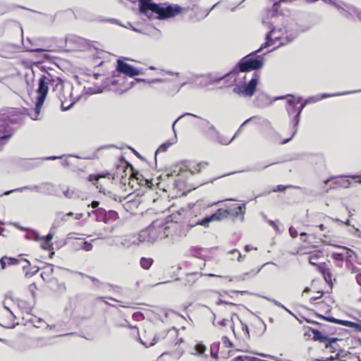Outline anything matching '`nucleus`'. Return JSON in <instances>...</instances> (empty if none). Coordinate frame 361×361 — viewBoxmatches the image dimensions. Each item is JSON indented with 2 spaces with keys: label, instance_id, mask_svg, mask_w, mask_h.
<instances>
[{
  "label": "nucleus",
  "instance_id": "1",
  "mask_svg": "<svg viewBox=\"0 0 361 361\" xmlns=\"http://www.w3.org/2000/svg\"><path fill=\"white\" fill-rule=\"evenodd\" d=\"M286 98V110L290 118V125L291 126V135L290 137L286 138L281 142V145H284L288 142L296 134L298 131V126L300 121V114L302 111L300 106H298V103L296 100V97L293 94H286L274 98V100L283 99Z\"/></svg>",
  "mask_w": 361,
  "mask_h": 361
},
{
  "label": "nucleus",
  "instance_id": "2",
  "mask_svg": "<svg viewBox=\"0 0 361 361\" xmlns=\"http://www.w3.org/2000/svg\"><path fill=\"white\" fill-rule=\"evenodd\" d=\"M167 225L168 222H165L162 219H157L146 230L141 231L138 239L140 242L153 243L157 240L169 238Z\"/></svg>",
  "mask_w": 361,
  "mask_h": 361
},
{
  "label": "nucleus",
  "instance_id": "3",
  "mask_svg": "<svg viewBox=\"0 0 361 361\" xmlns=\"http://www.w3.org/2000/svg\"><path fill=\"white\" fill-rule=\"evenodd\" d=\"M264 66V58L261 55H257L256 51H252L250 54L243 57L237 64L231 70V73L233 74L235 82V76L239 73H246L252 71H258Z\"/></svg>",
  "mask_w": 361,
  "mask_h": 361
},
{
  "label": "nucleus",
  "instance_id": "4",
  "mask_svg": "<svg viewBox=\"0 0 361 361\" xmlns=\"http://www.w3.org/2000/svg\"><path fill=\"white\" fill-rule=\"evenodd\" d=\"M73 85L67 81H63L60 78L56 80V83L53 87V92L61 102L62 111L70 109L77 100L73 99Z\"/></svg>",
  "mask_w": 361,
  "mask_h": 361
},
{
  "label": "nucleus",
  "instance_id": "5",
  "mask_svg": "<svg viewBox=\"0 0 361 361\" xmlns=\"http://www.w3.org/2000/svg\"><path fill=\"white\" fill-rule=\"evenodd\" d=\"M191 116L198 118L200 120L199 123V126L201 128L202 133L204 135L210 140L216 142L222 145H229L234 139L235 135L228 139L225 136L220 134V133L217 130L215 126L210 123V122L206 119L198 117L197 116L191 114Z\"/></svg>",
  "mask_w": 361,
  "mask_h": 361
},
{
  "label": "nucleus",
  "instance_id": "6",
  "mask_svg": "<svg viewBox=\"0 0 361 361\" xmlns=\"http://www.w3.org/2000/svg\"><path fill=\"white\" fill-rule=\"evenodd\" d=\"M183 8L174 4H158L156 6L153 15L152 19H158L160 20H167L169 18H173L183 11Z\"/></svg>",
  "mask_w": 361,
  "mask_h": 361
},
{
  "label": "nucleus",
  "instance_id": "7",
  "mask_svg": "<svg viewBox=\"0 0 361 361\" xmlns=\"http://www.w3.org/2000/svg\"><path fill=\"white\" fill-rule=\"evenodd\" d=\"M25 190L42 193L47 195L59 197V195L57 193V190L55 185L51 183H42L38 185H35L32 186L26 185L13 190H7L4 192L3 195H8L13 192H22Z\"/></svg>",
  "mask_w": 361,
  "mask_h": 361
},
{
  "label": "nucleus",
  "instance_id": "8",
  "mask_svg": "<svg viewBox=\"0 0 361 361\" xmlns=\"http://www.w3.org/2000/svg\"><path fill=\"white\" fill-rule=\"evenodd\" d=\"M18 119L11 115V112H5L0 114V150L2 149L4 142L8 140L12 135V129L9 123H17Z\"/></svg>",
  "mask_w": 361,
  "mask_h": 361
},
{
  "label": "nucleus",
  "instance_id": "9",
  "mask_svg": "<svg viewBox=\"0 0 361 361\" xmlns=\"http://www.w3.org/2000/svg\"><path fill=\"white\" fill-rule=\"evenodd\" d=\"M259 80V75L257 73L253 74V77L248 82L243 85H237L233 90V92L243 97H251L254 95Z\"/></svg>",
  "mask_w": 361,
  "mask_h": 361
},
{
  "label": "nucleus",
  "instance_id": "10",
  "mask_svg": "<svg viewBox=\"0 0 361 361\" xmlns=\"http://www.w3.org/2000/svg\"><path fill=\"white\" fill-rule=\"evenodd\" d=\"M207 165L206 162L200 163L195 165H192L188 161H183L178 163L173 167L172 171L170 173H168L169 176H178L181 175L184 172L189 171L190 173H195L200 172L201 168L205 167Z\"/></svg>",
  "mask_w": 361,
  "mask_h": 361
},
{
  "label": "nucleus",
  "instance_id": "11",
  "mask_svg": "<svg viewBox=\"0 0 361 361\" xmlns=\"http://www.w3.org/2000/svg\"><path fill=\"white\" fill-rule=\"evenodd\" d=\"M59 78V77H55L50 73L41 75L37 85V99L45 101L49 91V85H53L54 87Z\"/></svg>",
  "mask_w": 361,
  "mask_h": 361
},
{
  "label": "nucleus",
  "instance_id": "12",
  "mask_svg": "<svg viewBox=\"0 0 361 361\" xmlns=\"http://www.w3.org/2000/svg\"><path fill=\"white\" fill-rule=\"evenodd\" d=\"M167 231L169 238L171 237L173 241L187 235L190 230L189 224H184L178 222H168Z\"/></svg>",
  "mask_w": 361,
  "mask_h": 361
},
{
  "label": "nucleus",
  "instance_id": "13",
  "mask_svg": "<svg viewBox=\"0 0 361 361\" xmlns=\"http://www.w3.org/2000/svg\"><path fill=\"white\" fill-rule=\"evenodd\" d=\"M44 41V38H36L33 39L27 38L26 42L29 44V46L26 45L25 42H23V44L27 51L42 53V56L44 59H50V56L48 54V52L50 51L49 49L41 47Z\"/></svg>",
  "mask_w": 361,
  "mask_h": 361
},
{
  "label": "nucleus",
  "instance_id": "14",
  "mask_svg": "<svg viewBox=\"0 0 361 361\" xmlns=\"http://www.w3.org/2000/svg\"><path fill=\"white\" fill-rule=\"evenodd\" d=\"M216 211H223V216L222 220L224 219L227 218L228 216H231L233 218H237L240 216L241 221H244V215L246 212V204L245 203H243L242 204H234L229 207L226 209H219Z\"/></svg>",
  "mask_w": 361,
  "mask_h": 361
},
{
  "label": "nucleus",
  "instance_id": "15",
  "mask_svg": "<svg viewBox=\"0 0 361 361\" xmlns=\"http://www.w3.org/2000/svg\"><path fill=\"white\" fill-rule=\"evenodd\" d=\"M223 211H216V212L207 215L202 219H198L196 221H190L189 226L190 229L196 226H202L204 228H207L209 224L212 221H220L222 220Z\"/></svg>",
  "mask_w": 361,
  "mask_h": 361
},
{
  "label": "nucleus",
  "instance_id": "16",
  "mask_svg": "<svg viewBox=\"0 0 361 361\" xmlns=\"http://www.w3.org/2000/svg\"><path fill=\"white\" fill-rule=\"evenodd\" d=\"M360 92H361V90H360L350 91V92H341V93H335V94H323L319 97H309V98L305 99H303L302 97H296V100H297L298 104L300 106V107L303 110L304 108L308 104L317 102H318V101H319V100H321L322 99H325V98L330 97H336V96L346 95V94H353V93Z\"/></svg>",
  "mask_w": 361,
  "mask_h": 361
},
{
  "label": "nucleus",
  "instance_id": "17",
  "mask_svg": "<svg viewBox=\"0 0 361 361\" xmlns=\"http://www.w3.org/2000/svg\"><path fill=\"white\" fill-rule=\"evenodd\" d=\"M310 331L313 334L312 339L324 343L326 348H333L332 344L338 341L337 338H329L327 336L322 334L319 330L313 328H310L309 331L304 334V336H310Z\"/></svg>",
  "mask_w": 361,
  "mask_h": 361
},
{
  "label": "nucleus",
  "instance_id": "18",
  "mask_svg": "<svg viewBox=\"0 0 361 361\" xmlns=\"http://www.w3.org/2000/svg\"><path fill=\"white\" fill-rule=\"evenodd\" d=\"M116 71L129 77H134L141 74V71L126 63L121 59L117 60Z\"/></svg>",
  "mask_w": 361,
  "mask_h": 361
},
{
  "label": "nucleus",
  "instance_id": "19",
  "mask_svg": "<svg viewBox=\"0 0 361 361\" xmlns=\"http://www.w3.org/2000/svg\"><path fill=\"white\" fill-rule=\"evenodd\" d=\"M138 2L140 13L152 20L154 18L153 12L158 4L152 0H138Z\"/></svg>",
  "mask_w": 361,
  "mask_h": 361
},
{
  "label": "nucleus",
  "instance_id": "20",
  "mask_svg": "<svg viewBox=\"0 0 361 361\" xmlns=\"http://www.w3.org/2000/svg\"><path fill=\"white\" fill-rule=\"evenodd\" d=\"M318 317H319L329 322L337 324H341V325L353 329L355 331L361 333V321L354 322H351V321L336 319V318L331 317V316L324 317L322 315H319Z\"/></svg>",
  "mask_w": 361,
  "mask_h": 361
},
{
  "label": "nucleus",
  "instance_id": "21",
  "mask_svg": "<svg viewBox=\"0 0 361 361\" xmlns=\"http://www.w3.org/2000/svg\"><path fill=\"white\" fill-rule=\"evenodd\" d=\"M185 115H192L190 113H185L183 114H182L181 116H180L178 118H176L174 122L173 123V125H172V129H173V131L174 133V137L172 138L171 140L169 141H167L163 144H161L159 147L157 149L156 152H155V158L157 157V155L158 153L159 152H165L168 150V149L173 145H174L176 142H177V136H176V131H175V125L176 123H177V121L180 119L181 118H183V116H185Z\"/></svg>",
  "mask_w": 361,
  "mask_h": 361
},
{
  "label": "nucleus",
  "instance_id": "22",
  "mask_svg": "<svg viewBox=\"0 0 361 361\" xmlns=\"http://www.w3.org/2000/svg\"><path fill=\"white\" fill-rule=\"evenodd\" d=\"M275 101L274 99H271V97L264 92H259L255 99L253 100L254 106L259 109H264Z\"/></svg>",
  "mask_w": 361,
  "mask_h": 361
},
{
  "label": "nucleus",
  "instance_id": "23",
  "mask_svg": "<svg viewBox=\"0 0 361 361\" xmlns=\"http://www.w3.org/2000/svg\"><path fill=\"white\" fill-rule=\"evenodd\" d=\"M18 164L24 170H31L40 166L42 160L39 158L21 159L19 160Z\"/></svg>",
  "mask_w": 361,
  "mask_h": 361
},
{
  "label": "nucleus",
  "instance_id": "24",
  "mask_svg": "<svg viewBox=\"0 0 361 361\" xmlns=\"http://www.w3.org/2000/svg\"><path fill=\"white\" fill-rule=\"evenodd\" d=\"M209 80L211 82V85L219 83L221 80H225L227 83L229 79L233 78V74L231 73V71L224 75H219L217 73H210L207 75Z\"/></svg>",
  "mask_w": 361,
  "mask_h": 361
},
{
  "label": "nucleus",
  "instance_id": "25",
  "mask_svg": "<svg viewBox=\"0 0 361 361\" xmlns=\"http://www.w3.org/2000/svg\"><path fill=\"white\" fill-rule=\"evenodd\" d=\"M295 37V34H290V35H287L285 38H283L277 34V32L275 30V34L274 35H272V42L274 44L279 42V45H285L289 42H291Z\"/></svg>",
  "mask_w": 361,
  "mask_h": 361
},
{
  "label": "nucleus",
  "instance_id": "26",
  "mask_svg": "<svg viewBox=\"0 0 361 361\" xmlns=\"http://www.w3.org/2000/svg\"><path fill=\"white\" fill-rule=\"evenodd\" d=\"M334 178H334V177L328 178L324 183L325 184H328L329 183H331L329 188H336L337 187H342V188H348L350 185V183L348 180L340 179V180H333Z\"/></svg>",
  "mask_w": 361,
  "mask_h": 361
},
{
  "label": "nucleus",
  "instance_id": "27",
  "mask_svg": "<svg viewBox=\"0 0 361 361\" xmlns=\"http://www.w3.org/2000/svg\"><path fill=\"white\" fill-rule=\"evenodd\" d=\"M22 268L25 272V278H30L39 271L38 267H33L30 268V262L27 259H24Z\"/></svg>",
  "mask_w": 361,
  "mask_h": 361
},
{
  "label": "nucleus",
  "instance_id": "28",
  "mask_svg": "<svg viewBox=\"0 0 361 361\" xmlns=\"http://www.w3.org/2000/svg\"><path fill=\"white\" fill-rule=\"evenodd\" d=\"M164 334L170 339L175 338L174 341H171L170 342L171 345H179L183 342V339L182 338H178V333L176 329L168 330L166 333H164Z\"/></svg>",
  "mask_w": 361,
  "mask_h": 361
},
{
  "label": "nucleus",
  "instance_id": "29",
  "mask_svg": "<svg viewBox=\"0 0 361 361\" xmlns=\"http://www.w3.org/2000/svg\"><path fill=\"white\" fill-rule=\"evenodd\" d=\"M275 34V27H273L269 32H268L266 35V42H264L261 47L255 50L256 54L262 51L264 49L271 46L274 43L272 42V35H274Z\"/></svg>",
  "mask_w": 361,
  "mask_h": 361
},
{
  "label": "nucleus",
  "instance_id": "30",
  "mask_svg": "<svg viewBox=\"0 0 361 361\" xmlns=\"http://www.w3.org/2000/svg\"><path fill=\"white\" fill-rule=\"evenodd\" d=\"M319 269L320 271L322 273V275H323L324 279L326 281V282L331 286L332 285V281H331L332 274H331L330 269L329 268L326 267V265L324 264L319 266Z\"/></svg>",
  "mask_w": 361,
  "mask_h": 361
},
{
  "label": "nucleus",
  "instance_id": "31",
  "mask_svg": "<svg viewBox=\"0 0 361 361\" xmlns=\"http://www.w3.org/2000/svg\"><path fill=\"white\" fill-rule=\"evenodd\" d=\"M95 214L97 221H102L105 224H108L106 220V210L102 208H97V209L92 212Z\"/></svg>",
  "mask_w": 361,
  "mask_h": 361
},
{
  "label": "nucleus",
  "instance_id": "32",
  "mask_svg": "<svg viewBox=\"0 0 361 361\" xmlns=\"http://www.w3.org/2000/svg\"><path fill=\"white\" fill-rule=\"evenodd\" d=\"M44 102V100L36 99L35 106L34 109V114H29V116L32 120H37L38 116L40 114L41 109Z\"/></svg>",
  "mask_w": 361,
  "mask_h": 361
},
{
  "label": "nucleus",
  "instance_id": "33",
  "mask_svg": "<svg viewBox=\"0 0 361 361\" xmlns=\"http://www.w3.org/2000/svg\"><path fill=\"white\" fill-rule=\"evenodd\" d=\"M261 120V122H259V123L261 124H264V125H270V122L267 120V119H265V118H262L261 117L259 116H252L247 119H246L240 126V128H242L243 126H245V124L251 122V121H255L256 123H257V121H260Z\"/></svg>",
  "mask_w": 361,
  "mask_h": 361
},
{
  "label": "nucleus",
  "instance_id": "34",
  "mask_svg": "<svg viewBox=\"0 0 361 361\" xmlns=\"http://www.w3.org/2000/svg\"><path fill=\"white\" fill-rule=\"evenodd\" d=\"M63 195L68 199H78L80 197L78 190L70 188H67V190L63 191Z\"/></svg>",
  "mask_w": 361,
  "mask_h": 361
},
{
  "label": "nucleus",
  "instance_id": "35",
  "mask_svg": "<svg viewBox=\"0 0 361 361\" xmlns=\"http://www.w3.org/2000/svg\"><path fill=\"white\" fill-rule=\"evenodd\" d=\"M327 1H329L331 4H332L333 6H334L336 8L338 9V11H340V13L343 16H344L345 18H350V16H351V10L350 8L352 7H348V10L346 11L345 10L344 8H341L338 4H337L336 2L334 1H332L331 0H327Z\"/></svg>",
  "mask_w": 361,
  "mask_h": 361
},
{
  "label": "nucleus",
  "instance_id": "36",
  "mask_svg": "<svg viewBox=\"0 0 361 361\" xmlns=\"http://www.w3.org/2000/svg\"><path fill=\"white\" fill-rule=\"evenodd\" d=\"M103 90V87L101 86H97L96 85H94L91 87H84V91L87 94H94L102 92Z\"/></svg>",
  "mask_w": 361,
  "mask_h": 361
},
{
  "label": "nucleus",
  "instance_id": "37",
  "mask_svg": "<svg viewBox=\"0 0 361 361\" xmlns=\"http://www.w3.org/2000/svg\"><path fill=\"white\" fill-rule=\"evenodd\" d=\"M164 336L161 337V338H164ZM140 342L144 345L145 347H150L156 344L157 342H159L161 340V337L159 336H155L151 341H144L142 338H139Z\"/></svg>",
  "mask_w": 361,
  "mask_h": 361
},
{
  "label": "nucleus",
  "instance_id": "38",
  "mask_svg": "<svg viewBox=\"0 0 361 361\" xmlns=\"http://www.w3.org/2000/svg\"><path fill=\"white\" fill-rule=\"evenodd\" d=\"M25 238L27 240H32L35 241H39L42 239V237L39 235V233L35 230H28L26 235Z\"/></svg>",
  "mask_w": 361,
  "mask_h": 361
},
{
  "label": "nucleus",
  "instance_id": "39",
  "mask_svg": "<svg viewBox=\"0 0 361 361\" xmlns=\"http://www.w3.org/2000/svg\"><path fill=\"white\" fill-rule=\"evenodd\" d=\"M56 219L53 223V226H55L56 228L59 226V224L61 223V222H63V221H66V217L68 216L66 215V214H63V212H57L56 213Z\"/></svg>",
  "mask_w": 361,
  "mask_h": 361
},
{
  "label": "nucleus",
  "instance_id": "40",
  "mask_svg": "<svg viewBox=\"0 0 361 361\" xmlns=\"http://www.w3.org/2000/svg\"><path fill=\"white\" fill-rule=\"evenodd\" d=\"M220 343L215 342L210 345V353L211 357L214 359L218 358V354L219 350Z\"/></svg>",
  "mask_w": 361,
  "mask_h": 361
},
{
  "label": "nucleus",
  "instance_id": "41",
  "mask_svg": "<svg viewBox=\"0 0 361 361\" xmlns=\"http://www.w3.org/2000/svg\"><path fill=\"white\" fill-rule=\"evenodd\" d=\"M141 242L137 238V241L136 240H131L127 238H122L121 240V245L126 247H130L132 245H139Z\"/></svg>",
  "mask_w": 361,
  "mask_h": 361
},
{
  "label": "nucleus",
  "instance_id": "42",
  "mask_svg": "<svg viewBox=\"0 0 361 361\" xmlns=\"http://www.w3.org/2000/svg\"><path fill=\"white\" fill-rule=\"evenodd\" d=\"M140 266L145 269H149L153 263L152 258L142 257L140 259Z\"/></svg>",
  "mask_w": 361,
  "mask_h": 361
},
{
  "label": "nucleus",
  "instance_id": "43",
  "mask_svg": "<svg viewBox=\"0 0 361 361\" xmlns=\"http://www.w3.org/2000/svg\"><path fill=\"white\" fill-rule=\"evenodd\" d=\"M135 81H136L137 82H147L149 85H151L153 83H159V82L169 81V80L157 78V79L147 80L142 79V78H135Z\"/></svg>",
  "mask_w": 361,
  "mask_h": 361
},
{
  "label": "nucleus",
  "instance_id": "44",
  "mask_svg": "<svg viewBox=\"0 0 361 361\" xmlns=\"http://www.w3.org/2000/svg\"><path fill=\"white\" fill-rule=\"evenodd\" d=\"M47 268L48 270L47 271H43L41 274V277L44 281H46L47 278H49L54 272V267L52 264H47Z\"/></svg>",
  "mask_w": 361,
  "mask_h": 361
},
{
  "label": "nucleus",
  "instance_id": "45",
  "mask_svg": "<svg viewBox=\"0 0 361 361\" xmlns=\"http://www.w3.org/2000/svg\"><path fill=\"white\" fill-rule=\"evenodd\" d=\"M199 82L197 85L199 87H206L211 85V82L209 80L207 75H202L198 78Z\"/></svg>",
  "mask_w": 361,
  "mask_h": 361
},
{
  "label": "nucleus",
  "instance_id": "46",
  "mask_svg": "<svg viewBox=\"0 0 361 361\" xmlns=\"http://www.w3.org/2000/svg\"><path fill=\"white\" fill-rule=\"evenodd\" d=\"M106 220H108V224L111 221L116 220L118 217L117 212L114 210H109V212L106 211Z\"/></svg>",
  "mask_w": 361,
  "mask_h": 361
},
{
  "label": "nucleus",
  "instance_id": "47",
  "mask_svg": "<svg viewBox=\"0 0 361 361\" xmlns=\"http://www.w3.org/2000/svg\"><path fill=\"white\" fill-rule=\"evenodd\" d=\"M299 188V187H296L292 185H279L274 187L272 190L273 192H283L286 188Z\"/></svg>",
  "mask_w": 361,
  "mask_h": 361
},
{
  "label": "nucleus",
  "instance_id": "48",
  "mask_svg": "<svg viewBox=\"0 0 361 361\" xmlns=\"http://www.w3.org/2000/svg\"><path fill=\"white\" fill-rule=\"evenodd\" d=\"M202 248L200 247H192L190 250V253L192 256L198 258H202Z\"/></svg>",
  "mask_w": 361,
  "mask_h": 361
},
{
  "label": "nucleus",
  "instance_id": "49",
  "mask_svg": "<svg viewBox=\"0 0 361 361\" xmlns=\"http://www.w3.org/2000/svg\"><path fill=\"white\" fill-rule=\"evenodd\" d=\"M228 253L231 255L232 260L236 258L238 261H240L242 257L241 253L237 249L231 250Z\"/></svg>",
  "mask_w": 361,
  "mask_h": 361
},
{
  "label": "nucleus",
  "instance_id": "50",
  "mask_svg": "<svg viewBox=\"0 0 361 361\" xmlns=\"http://www.w3.org/2000/svg\"><path fill=\"white\" fill-rule=\"evenodd\" d=\"M206 346L202 343H197L195 346L196 353L195 355H202L206 351Z\"/></svg>",
  "mask_w": 361,
  "mask_h": 361
},
{
  "label": "nucleus",
  "instance_id": "51",
  "mask_svg": "<svg viewBox=\"0 0 361 361\" xmlns=\"http://www.w3.org/2000/svg\"><path fill=\"white\" fill-rule=\"evenodd\" d=\"M320 255L321 254H320L319 252L311 253L310 257H309V262H310V264H311L312 265H317L316 263H315V261H317L319 259Z\"/></svg>",
  "mask_w": 361,
  "mask_h": 361
},
{
  "label": "nucleus",
  "instance_id": "52",
  "mask_svg": "<svg viewBox=\"0 0 361 361\" xmlns=\"http://www.w3.org/2000/svg\"><path fill=\"white\" fill-rule=\"evenodd\" d=\"M269 300L271 301L272 302H274L276 305H277L278 307H281L282 309H284L286 312H288L289 314H290L291 315L293 316H295V314L290 310H288L287 307H286L283 304H281L279 301L275 300V299H269V298H267Z\"/></svg>",
  "mask_w": 361,
  "mask_h": 361
},
{
  "label": "nucleus",
  "instance_id": "53",
  "mask_svg": "<svg viewBox=\"0 0 361 361\" xmlns=\"http://www.w3.org/2000/svg\"><path fill=\"white\" fill-rule=\"evenodd\" d=\"M92 245L88 241H83L80 244V248L85 251H90L92 250Z\"/></svg>",
  "mask_w": 361,
  "mask_h": 361
},
{
  "label": "nucleus",
  "instance_id": "54",
  "mask_svg": "<svg viewBox=\"0 0 361 361\" xmlns=\"http://www.w3.org/2000/svg\"><path fill=\"white\" fill-rule=\"evenodd\" d=\"M258 329L259 331V336L263 335L267 330V326H266L265 323L262 320H260L258 324Z\"/></svg>",
  "mask_w": 361,
  "mask_h": 361
},
{
  "label": "nucleus",
  "instance_id": "55",
  "mask_svg": "<svg viewBox=\"0 0 361 361\" xmlns=\"http://www.w3.org/2000/svg\"><path fill=\"white\" fill-rule=\"evenodd\" d=\"M55 228H56V226H52V227L51 228L49 233L45 237L42 238V239H43L45 241H49L50 242L53 239V237H54L53 231Z\"/></svg>",
  "mask_w": 361,
  "mask_h": 361
},
{
  "label": "nucleus",
  "instance_id": "56",
  "mask_svg": "<svg viewBox=\"0 0 361 361\" xmlns=\"http://www.w3.org/2000/svg\"><path fill=\"white\" fill-rule=\"evenodd\" d=\"M23 261H24V259L19 260L16 258L8 257V265L11 266V265H16L18 264H23Z\"/></svg>",
  "mask_w": 361,
  "mask_h": 361
},
{
  "label": "nucleus",
  "instance_id": "57",
  "mask_svg": "<svg viewBox=\"0 0 361 361\" xmlns=\"http://www.w3.org/2000/svg\"><path fill=\"white\" fill-rule=\"evenodd\" d=\"M222 344L226 348H232L233 343L227 336H223L221 338Z\"/></svg>",
  "mask_w": 361,
  "mask_h": 361
},
{
  "label": "nucleus",
  "instance_id": "58",
  "mask_svg": "<svg viewBox=\"0 0 361 361\" xmlns=\"http://www.w3.org/2000/svg\"><path fill=\"white\" fill-rule=\"evenodd\" d=\"M42 247L45 250H51L53 249V245L49 241L44 240L42 243Z\"/></svg>",
  "mask_w": 361,
  "mask_h": 361
},
{
  "label": "nucleus",
  "instance_id": "59",
  "mask_svg": "<svg viewBox=\"0 0 361 361\" xmlns=\"http://www.w3.org/2000/svg\"><path fill=\"white\" fill-rule=\"evenodd\" d=\"M66 215L68 216H72L76 220H80L83 217L82 213L74 214L73 212H70L66 213Z\"/></svg>",
  "mask_w": 361,
  "mask_h": 361
},
{
  "label": "nucleus",
  "instance_id": "60",
  "mask_svg": "<svg viewBox=\"0 0 361 361\" xmlns=\"http://www.w3.org/2000/svg\"><path fill=\"white\" fill-rule=\"evenodd\" d=\"M63 157V155L50 156V157H46L39 158V159L42 160V163L44 161L56 160V159H61Z\"/></svg>",
  "mask_w": 361,
  "mask_h": 361
},
{
  "label": "nucleus",
  "instance_id": "61",
  "mask_svg": "<svg viewBox=\"0 0 361 361\" xmlns=\"http://www.w3.org/2000/svg\"><path fill=\"white\" fill-rule=\"evenodd\" d=\"M350 10L352 11L351 15H356L358 19L361 21V10H359L355 7H352Z\"/></svg>",
  "mask_w": 361,
  "mask_h": 361
},
{
  "label": "nucleus",
  "instance_id": "62",
  "mask_svg": "<svg viewBox=\"0 0 361 361\" xmlns=\"http://www.w3.org/2000/svg\"><path fill=\"white\" fill-rule=\"evenodd\" d=\"M187 84H188L187 82H184L181 83L179 87L173 88V90L171 91V92H170L169 94L171 95H174V94H177L180 91V88L186 85Z\"/></svg>",
  "mask_w": 361,
  "mask_h": 361
},
{
  "label": "nucleus",
  "instance_id": "63",
  "mask_svg": "<svg viewBox=\"0 0 361 361\" xmlns=\"http://www.w3.org/2000/svg\"><path fill=\"white\" fill-rule=\"evenodd\" d=\"M0 264L3 269L6 268V266L8 264V257H3L0 259Z\"/></svg>",
  "mask_w": 361,
  "mask_h": 361
},
{
  "label": "nucleus",
  "instance_id": "64",
  "mask_svg": "<svg viewBox=\"0 0 361 361\" xmlns=\"http://www.w3.org/2000/svg\"><path fill=\"white\" fill-rule=\"evenodd\" d=\"M289 233L290 235L293 238H296L298 235L297 230L293 228V226H290L289 228Z\"/></svg>",
  "mask_w": 361,
  "mask_h": 361
}]
</instances>
